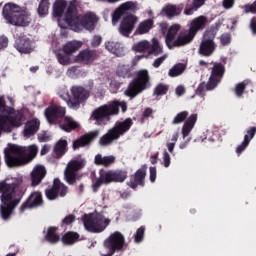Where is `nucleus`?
Listing matches in <instances>:
<instances>
[{
    "label": "nucleus",
    "instance_id": "obj_48",
    "mask_svg": "<svg viewBox=\"0 0 256 256\" xmlns=\"http://www.w3.org/2000/svg\"><path fill=\"white\" fill-rule=\"evenodd\" d=\"M70 55L57 53L58 63L60 65H71Z\"/></svg>",
    "mask_w": 256,
    "mask_h": 256
},
{
    "label": "nucleus",
    "instance_id": "obj_12",
    "mask_svg": "<svg viewBox=\"0 0 256 256\" xmlns=\"http://www.w3.org/2000/svg\"><path fill=\"white\" fill-rule=\"evenodd\" d=\"M127 179V173L123 171H107L100 174L99 179L92 185L93 191H97L103 183H123Z\"/></svg>",
    "mask_w": 256,
    "mask_h": 256
},
{
    "label": "nucleus",
    "instance_id": "obj_39",
    "mask_svg": "<svg viewBox=\"0 0 256 256\" xmlns=\"http://www.w3.org/2000/svg\"><path fill=\"white\" fill-rule=\"evenodd\" d=\"M205 4V0H193L192 5H187L184 10V15H193L199 7Z\"/></svg>",
    "mask_w": 256,
    "mask_h": 256
},
{
    "label": "nucleus",
    "instance_id": "obj_20",
    "mask_svg": "<svg viewBox=\"0 0 256 256\" xmlns=\"http://www.w3.org/2000/svg\"><path fill=\"white\" fill-rule=\"evenodd\" d=\"M128 11H137V4L134 2H125L120 5L115 12L112 14V23L115 25L123 15H125Z\"/></svg>",
    "mask_w": 256,
    "mask_h": 256
},
{
    "label": "nucleus",
    "instance_id": "obj_60",
    "mask_svg": "<svg viewBox=\"0 0 256 256\" xmlns=\"http://www.w3.org/2000/svg\"><path fill=\"white\" fill-rule=\"evenodd\" d=\"M155 179H157V169L155 167H150V181H151V183H155Z\"/></svg>",
    "mask_w": 256,
    "mask_h": 256
},
{
    "label": "nucleus",
    "instance_id": "obj_45",
    "mask_svg": "<svg viewBox=\"0 0 256 256\" xmlns=\"http://www.w3.org/2000/svg\"><path fill=\"white\" fill-rule=\"evenodd\" d=\"M118 77H123L124 79L127 77H131V68L129 65H121L117 69Z\"/></svg>",
    "mask_w": 256,
    "mask_h": 256
},
{
    "label": "nucleus",
    "instance_id": "obj_21",
    "mask_svg": "<svg viewBox=\"0 0 256 256\" xmlns=\"http://www.w3.org/2000/svg\"><path fill=\"white\" fill-rule=\"evenodd\" d=\"M40 205H43V197L41 193L34 192L28 200L20 206V213H25L27 209H34V207H39Z\"/></svg>",
    "mask_w": 256,
    "mask_h": 256
},
{
    "label": "nucleus",
    "instance_id": "obj_52",
    "mask_svg": "<svg viewBox=\"0 0 256 256\" xmlns=\"http://www.w3.org/2000/svg\"><path fill=\"white\" fill-rule=\"evenodd\" d=\"M38 141H40V143H47V141H51V134L47 132H40L38 134Z\"/></svg>",
    "mask_w": 256,
    "mask_h": 256
},
{
    "label": "nucleus",
    "instance_id": "obj_10",
    "mask_svg": "<svg viewBox=\"0 0 256 256\" xmlns=\"http://www.w3.org/2000/svg\"><path fill=\"white\" fill-rule=\"evenodd\" d=\"M111 220L103 214H88L84 216V227L91 233H101L107 229Z\"/></svg>",
    "mask_w": 256,
    "mask_h": 256
},
{
    "label": "nucleus",
    "instance_id": "obj_57",
    "mask_svg": "<svg viewBox=\"0 0 256 256\" xmlns=\"http://www.w3.org/2000/svg\"><path fill=\"white\" fill-rule=\"evenodd\" d=\"M220 42L222 45H229L231 43V35L230 34H223L220 37Z\"/></svg>",
    "mask_w": 256,
    "mask_h": 256
},
{
    "label": "nucleus",
    "instance_id": "obj_53",
    "mask_svg": "<svg viewBox=\"0 0 256 256\" xmlns=\"http://www.w3.org/2000/svg\"><path fill=\"white\" fill-rule=\"evenodd\" d=\"M256 128L252 127L247 131V134L244 136V141L248 140V144L251 143V139L255 137Z\"/></svg>",
    "mask_w": 256,
    "mask_h": 256
},
{
    "label": "nucleus",
    "instance_id": "obj_47",
    "mask_svg": "<svg viewBox=\"0 0 256 256\" xmlns=\"http://www.w3.org/2000/svg\"><path fill=\"white\" fill-rule=\"evenodd\" d=\"M249 83H251V81L246 80L236 85L235 94L237 95V97H241V95H243V92L245 91V86L249 85Z\"/></svg>",
    "mask_w": 256,
    "mask_h": 256
},
{
    "label": "nucleus",
    "instance_id": "obj_25",
    "mask_svg": "<svg viewBox=\"0 0 256 256\" xmlns=\"http://www.w3.org/2000/svg\"><path fill=\"white\" fill-rule=\"evenodd\" d=\"M99 136V130H95L89 132L88 134L80 137L76 141L73 142V149H79V147H85V145H89L93 139Z\"/></svg>",
    "mask_w": 256,
    "mask_h": 256
},
{
    "label": "nucleus",
    "instance_id": "obj_59",
    "mask_svg": "<svg viewBox=\"0 0 256 256\" xmlns=\"http://www.w3.org/2000/svg\"><path fill=\"white\" fill-rule=\"evenodd\" d=\"M222 5L224 9H231L235 5V0H223Z\"/></svg>",
    "mask_w": 256,
    "mask_h": 256
},
{
    "label": "nucleus",
    "instance_id": "obj_7",
    "mask_svg": "<svg viewBox=\"0 0 256 256\" xmlns=\"http://www.w3.org/2000/svg\"><path fill=\"white\" fill-rule=\"evenodd\" d=\"M133 125V121L131 118H127L122 122H116L115 126L108 131L107 134L100 138V145L102 147H107V145H111L113 141H117L121 135H125L131 126Z\"/></svg>",
    "mask_w": 256,
    "mask_h": 256
},
{
    "label": "nucleus",
    "instance_id": "obj_18",
    "mask_svg": "<svg viewBox=\"0 0 256 256\" xmlns=\"http://www.w3.org/2000/svg\"><path fill=\"white\" fill-rule=\"evenodd\" d=\"M65 115V108L55 103H50L49 107L45 110V117L48 123L53 124L59 117Z\"/></svg>",
    "mask_w": 256,
    "mask_h": 256
},
{
    "label": "nucleus",
    "instance_id": "obj_58",
    "mask_svg": "<svg viewBox=\"0 0 256 256\" xmlns=\"http://www.w3.org/2000/svg\"><path fill=\"white\" fill-rule=\"evenodd\" d=\"M163 163L164 167H169V165H171V156L167 151H164L163 153Z\"/></svg>",
    "mask_w": 256,
    "mask_h": 256
},
{
    "label": "nucleus",
    "instance_id": "obj_29",
    "mask_svg": "<svg viewBox=\"0 0 256 256\" xmlns=\"http://www.w3.org/2000/svg\"><path fill=\"white\" fill-rule=\"evenodd\" d=\"M160 15L162 17H167L168 19H173V17L181 15V8L173 4H167L162 8Z\"/></svg>",
    "mask_w": 256,
    "mask_h": 256
},
{
    "label": "nucleus",
    "instance_id": "obj_37",
    "mask_svg": "<svg viewBox=\"0 0 256 256\" xmlns=\"http://www.w3.org/2000/svg\"><path fill=\"white\" fill-rule=\"evenodd\" d=\"M151 49V43L149 40H141L133 44L132 51L135 53H145Z\"/></svg>",
    "mask_w": 256,
    "mask_h": 256
},
{
    "label": "nucleus",
    "instance_id": "obj_50",
    "mask_svg": "<svg viewBox=\"0 0 256 256\" xmlns=\"http://www.w3.org/2000/svg\"><path fill=\"white\" fill-rule=\"evenodd\" d=\"M178 139H179V133H175L172 135L171 142H168L166 144L169 153H173V150L175 149V144L177 143Z\"/></svg>",
    "mask_w": 256,
    "mask_h": 256
},
{
    "label": "nucleus",
    "instance_id": "obj_32",
    "mask_svg": "<svg viewBox=\"0 0 256 256\" xmlns=\"http://www.w3.org/2000/svg\"><path fill=\"white\" fill-rule=\"evenodd\" d=\"M106 49L109 51V53L116 55V57H123V55H125V48H123L119 42H107Z\"/></svg>",
    "mask_w": 256,
    "mask_h": 256
},
{
    "label": "nucleus",
    "instance_id": "obj_51",
    "mask_svg": "<svg viewBox=\"0 0 256 256\" xmlns=\"http://www.w3.org/2000/svg\"><path fill=\"white\" fill-rule=\"evenodd\" d=\"M143 237H145V227L141 226L134 235L135 243H141V241H143Z\"/></svg>",
    "mask_w": 256,
    "mask_h": 256
},
{
    "label": "nucleus",
    "instance_id": "obj_11",
    "mask_svg": "<svg viewBox=\"0 0 256 256\" xmlns=\"http://www.w3.org/2000/svg\"><path fill=\"white\" fill-rule=\"evenodd\" d=\"M125 245V236L121 232L116 231L112 233L105 241L104 247L100 251L101 256H111L115 251H120Z\"/></svg>",
    "mask_w": 256,
    "mask_h": 256
},
{
    "label": "nucleus",
    "instance_id": "obj_35",
    "mask_svg": "<svg viewBox=\"0 0 256 256\" xmlns=\"http://www.w3.org/2000/svg\"><path fill=\"white\" fill-rule=\"evenodd\" d=\"M146 175H147V171L145 170V168L139 169L135 173L134 182L130 181L128 183L129 187H131V189H135L137 185H143V179H145Z\"/></svg>",
    "mask_w": 256,
    "mask_h": 256
},
{
    "label": "nucleus",
    "instance_id": "obj_34",
    "mask_svg": "<svg viewBox=\"0 0 256 256\" xmlns=\"http://www.w3.org/2000/svg\"><path fill=\"white\" fill-rule=\"evenodd\" d=\"M195 123H197V114H192L182 126V135L184 138L191 133L193 127H195Z\"/></svg>",
    "mask_w": 256,
    "mask_h": 256
},
{
    "label": "nucleus",
    "instance_id": "obj_2",
    "mask_svg": "<svg viewBox=\"0 0 256 256\" xmlns=\"http://www.w3.org/2000/svg\"><path fill=\"white\" fill-rule=\"evenodd\" d=\"M98 21L99 17H97V14L87 12L86 14L80 15L77 12L75 4H72L68 8L66 18L59 21V27L61 29H71L75 33H81L84 29L93 31Z\"/></svg>",
    "mask_w": 256,
    "mask_h": 256
},
{
    "label": "nucleus",
    "instance_id": "obj_5",
    "mask_svg": "<svg viewBox=\"0 0 256 256\" xmlns=\"http://www.w3.org/2000/svg\"><path fill=\"white\" fill-rule=\"evenodd\" d=\"M2 13L5 21L10 25L27 27L31 23V14L13 3L6 4Z\"/></svg>",
    "mask_w": 256,
    "mask_h": 256
},
{
    "label": "nucleus",
    "instance_id": "obj_42",
    "mask_svg": "<svg viewBox=\"0 0 256 256\" xmlns=\"http://www.w3.org/2000/svg\"><path fill=\"white\" fill-rule=\"evenodd\" d=\"M77 239H79V234L76 232H68L63 235L62 243H64V245H73Z\"/></svg>",
    "mask_w": 256,
    "mask_h": 256
},
{
    "label": "nucleus",
    "instance_id": "obj_41",
    "mask_svg": "<svg viewBox=\"0 0 256 256\" xmlns=\"http://www.w3.org/2000/svg\"><path fill=\"white\" fill-rule=\"evenodd\" d=\"M65 151H67V140L61 139L56 143L54 152L57 157H61L62 155H65Z\"/></svg>",
    "mask_w": 256,
    "mask_h": 256
},
{
    "label": "nucleus",
    "instance_id": "obj_1",
    "mask_svg": "<svg viewBox=\"0 0 256 256\" xmlns=\"http://www.w3.org/2000/svg\"><path fill=\"white\" fill-rule=\"evenodd\" d=\"M23 176H8L5 180L0 181V215L3 221H9L13 215V211L21 203L23 192Z\"/></svg>",
    "mask_w": 256,
    "mask_h": 256
},
{
    "label": "nucleus",
    "instance_id": "obj_22",
    "mask_svg": "<svg viewBox=\"0 0 256 256\" xmlns=\"http://www.w3.org/2000/svg\"><path fill=\"white\" fill-rule=\"evenodd\" d=\"M209 25V18L207 16H198L193 18L189 23V30L193 32L195 35L199 33V31H203Z\"/></svg>",
    "mask_w": 256,
    "mask_h": 256
},
{
    "label": "nucleus",
    "instance_id": "obj_23",
    "mask_svg": "<svg viewBox=\"0 0 256 256\" xmlns=\"http://www.w3.org/2000/svg\"><path fill=\"white\" fill-rule=\"evenodd\" d=\"M195 39V34L191 32L189 29L182 31L173 44L174 47H185V45H189V43L193 42Z\"/></svg>",
    "mask_w": 256,
    "mask_h": 256
},
{
    "label": "nucleus",
    "instance_id": "obj_64",
    "mask_svg": "<svg viewBox=\"0 0 256 256\" xmlns=\"http://www.w3.org/2000/svg\"><path fill=\"white\" fill-rule=\"evenodd\" d=\"M251 31L254 35H256V17L251 19L250 22Z\"/></svg>",
    "mask_w": 256,
    "mask_h": 256
},
{
    "label": "nucleus",
    "instance_id": "obj_9",
    "mask_svg": "<svg viewBox=\"0 0 256 256\" xmlns=\"http://www.w3.org/2000/svg\"><path fill=\"white\" fill-rule=\"evenodd\" d=\"M149 85V72L147 70H140L137 72V77L128 85L125 95L127 97H137L139 93H143Z\"/></svg>",
    "mask_w": 256,
    "mask_h": 256
},
{
    "label": "nucleus",
    "instance_id": "obj_49",
    "mask_svg": "<svg viewBox=\"0 0 256 256\" xmlns=\"http://www.w3.org/2000/svg\"><path fill=\"white\" fill-rule=\"evenodd\" d=\"M187 117H189V112L187 111H183L180 112L173 120V124L174 125H179V123H183V121H185V119H187Z\"/></svg>",
    "mask_w": 256,
    "mask_h": 256
},
{
    "label": "nucleus",
    "instance_id": "obj_46",
    "mask_svg": "<svg viewBox=\"0 0 256 256\" xmlns=\"http://www.w3.org/2000/svg\"><path fill=\"white\" fill-rule=\"evenodd\" d=\"M49 13V0H41L38 7V14L43 16Z\"/></svg>",
    "mask_w": 256,
    "mask_h": 256
},
{
    "label": "nucleus",
    "instance_id": "obj_38",
    "mask_svg": "<svg viewBox=\"0 0 256 256\" xmlns=\"http://www.w3.org/2000/svg\"><path fill=\"white\" fill-rule=\"evenodd\" d=\"M95 163L96 165L109 167V165H113V163H115V156H102L101 154H97L95 156Z\"/></svg>",
    "mask_w": 256,
    "mask_h": 256
},
{
    "label": "nucleus",
    "instance_id": "obj_55",
    "mask_svg": "<svg viewBox=\"0 0 256 256\" xmlns=\"http://www.w3.org/2000/svg\"><path fill=\"white\" fill-rule=\"evenodd\" d=\"M249 146V142L248 140H244L242 142V144H240L237 148H236V153L237 155H241V153H243V151H245V149H247V147Z\"/></svg>",
    "mask_w": 256,
    "mask_h": 256
},
{
    "label": "nucleus",
    "instance_id": "obj_16",
    "mask_svg": "<svg viewBox=\"0 0 256 256\" xmlns=\"http://www.w3.org/2000/svg\"><path fill=\"white\" fill-rule=\"evenodd\" d=\"M213 39H215V35L213 34L209 35V33H206L204 35V38L199 47L200 55H203L204 57H211V55H213L217 47Z\"/></svg>",
    "mask_w": 256,
    "mask_h": 256
},
{
    "label": "nucleus",
    "instance_id": "obj_43",
    "mask_svg": "<svg viewBox=\"0 0 256 256\" xmlns=\"http://www.w3.org/2000/svg\"><path fill=\"white\" fill-rule=\"evenodd\" d=\"M185 64H176L172 69L169 70V77H179L185 71Z\"/></svg>",
    "mask_w": 256,
    "mask_h": 256
},
{
    "label": "nucleus",
    "instance_id": "obj_33",
    "mask_svg": "<svg viewBox=\"0 0 256 256\" xmlns=\"http://www.w3.org/2000/svg\"><path fill=\"white\" fill-rule=\"evenodd\" d=\"M153 29V19H147L140 22L136 28V35H145Z\"/></svg>",
    "mask_w": 256,
    "mask_h": 256
},
{
    "label": "nucleus",
    "instance_id": "obj_13",
    "mask_svg": "<svg viewBox=\"0 0 256 256\" xmlns=\"http://www.w3.org/2000/svg\"><path fill=\"white\" fill-rule=\"evenodd\" d=\"M85 167V159H73L70 160L64 170V180L68 185H75L79 177L77 171Z\"/></svg>",
    "mask_w": 256,
    "mask_h": 256
},
{
    "label": "nucleus",
    "instance_id": "obj_40",
    "mask_svg": "<svg viewBox=\"0 0 256 256\" xmlns=\"http://www.w3.org/2000/svg\"><path fill=\"white\" fill-rule=\"evenodd\" d=\"M45 239L48 243H58L60 237L59 234H57V227H49Z\"/></svg>",
    "mask_w": 256,
    "mask_h": 256
},
{
    "label": "nucleus",
    "instance_id": "obj_24",
    "mask_svg": "<svg viewBox=\"0 0 256 256\" xmlns=\"http://www.w3.org/2000/svg\"><path fill=\"white\" fill-rule=\"evenodd\" d=\"M40 125H41V122H39L38 119H33L28 121L24 125V130L22 132L23 137H25L26 139H29V137H33V135H35V133L39 131Z\"/></svg>",
    "mask_w": 256,
    "mask_h": 256
},
{
    "label": "nucleus",
    "instance_id": "obj_54",
    "mask_svg": "<svg viewBox=\"0 0 256 256\" xmlns=\"http://www.w3.org/2000/svg\"><path fill=\"white\" fill-rule=\"evenodd\" d=\"M155 95H165L167 93V86L160 84L156 87L154 91Z\"/></svg>",
    "mask_w": 256,
    "mask_h": 256
},
{
    "label": "nucleus",
    "instance_id": "obj_63",
    "mask_svg": "<svg viewBox=\"0 0 256 256\" xmlns=\"http://www.w3.org/2000/svg\"><path fill=\"white\" fill-rule=\"evenodd\" d=\"M101 41H102L101 36H94L92 40L93 47H99V45H101Z\"/></svg>",
    "mask_w": 256,
    "mask_h": 256
},
{
    "label": "nucleus",
    "instance_id": "obj_19",
    "mask_svg": "<svg viewBox=\"0 0 256 256\" xmlns=\"http://www.w3.org/2000/svg\"><path fill=\"white\" fill-rule=\"evenodd\" d=\"M137 21H139V19L137 18V16H133V15H130L124 18L119 26L120 35H123L124 37H129Z\"/></svg>",
    "mask_w": 256,
    "mask_h": 256
},
{
    "label": "nucleus",
    "instance_id": "obj_4",
    "mask_svg": "<svg viewBox=\"0 0 256 256\" xmlns=\"http://www.w3.org/2000/svg\"><path fill=\"white\" fill-rule=\"evenodd\" d=\"M0 133H11L25 122V116L20 111H15L12 107L5 105V98L0 97Z\"/></svg>",
    "mask_w": 256,
    "mask_h": 256
},
{
    "label": "nucleus",
    "instance_id": "obj_31",
    "mask_svg": "<svg viewBox=\"0 0 256 256\" xmlns=\"http://www.w3.org/2000/svg\"><path fill=\"white\" fill-rule=\"evenodd\" d=\"M83 47V42L78 40H72L64 44L63 52L65 55H73V53H77Z\"/></svg>",
    "mask_w": 256,
    "mask_h": 256
},
{
    "label": "nucleus",
    "instance_id": "obj_30",
    "mask_svg": "<svg viewBox=\"0 0 256 256\" xmlns=\"http://www.w3.org/2000/svg\"><path fill=\"white\" fill-rule=\"evenodd\" d=\"M95 53L91 50H82L76 56L75 61L76 63H84L85 65L89 63H93L95 61Z\"/></svg>",
    "mask_w": 256,
    "mask_h": 256
},
{
    "label": "nucleus",
    "instance_id": "obj_17",
    "mask_svg": "<svg viewBox=\"0 0 256 256\" xmlns=\"http://www.w3.org/2000/svg\"><path fill=\"white\" fill-rule=\"evenodd\" d=\"M69 189L65 184L62 183L59 178L54 179V185L51 189L46 190V197L50 201H54V199H57V196L60 195V197H65L68 193Z\"/></svg>",
    "mask_w": 256,
    "mask_h": 256
},
{
    "label": "nucleus",
    "instance_id": "obj_6",
    "mask_svg": "<svg viewBox=\"0 0 256 256\" xmlns=\"http://www.w3.org/2000/svg\"><path fill=\"white\" fill-rule=\"evenodd\" d=\"M119 107H121L123 113L127 111V103L125 101L120 102L116 100L96 109L93 112L92 117L98 125H106V123L111 121V118L109 117L110 115L119 114Z\"/></svg>",
    "mask_w": 256,
    "mask_h": 256
},
{
    "label": "nucleus",
    "instance_id": "obj_61",
    "mask_svg": "<svg viewBox=\"0 0 256 256\" xmlns=\"http://www.w3.org/2000/svg\"><path fill=\"white\" fill-rule=\"evenodd\" d=\"M9 45V39L5 36L0 37V49H5Z\"/></svg>",
    "mask_w": 256,
    "mask_h": 256
},
{
    "label": "nucleus",
    "instance_id": "obj_14",
    "mask_svg": "<svg viewBox=\"0 0 256 256\" xmlns=\"http://www.w3.org/2000/svg\"><path fill=\"white\" fill-rule=\"evenodd\" d=\"M72 5L77 8V1L72 0L68 5L65 0H56L54 2L52 15L53 17H58V25L61 20L66 19L69 7Z\"/></svg>",
    "mask_w": 256,
    "mask_h": 256
},
{
    "label": "nucleus",
    "instance_id": "obj_27",
    "mask_svg": "<svg viewBox=\"0 0 256 256\" xmlns=\"http://www.w3.org/2000/svg\"><path fill=\"white\" fill-rule=\"evenodd\" d=\"M181 31V25L180 24H173L168 28V32L166 35V45L168 49H173V45L176 41L175 37H177V34Z\"/></svg>",
    "mask_w": 256,
    "mask_h": 256
},
{
    "label": "nucleus",
    "instance_id": "obj_26",
    "mask_svg": "<svg viewBox=\"0 0 256 256\" xmlns=\"http://www.w3.org/2000/svg\"><path fill=\"white\" fill-rule=\"evenodd\" d=\"M15 47L19 53H31L33 45L27 36H21L16 39Z\"/></svg>",
    "mask_w": 256,
    "mask_h": 256
},
{
    "label": "nucleus",
    "instance_id": "obj_62",
    "mask_svg": "<svg viewBox=\"0 0 256 256\" xmlns=\"http://www.w3.org/2000/svg\"><path fill=\"white\" fill-rule=\"evenodd\" d=\"M73 221H75V216H73V215L66 216V217L63 219V223H64L65 225H71V223H73Z\"/></svg>",
    "mask_w": 256,
    "mask_h": 256
},
{
    "label": "nucleus",
    "instance_id": "obj_44",
    "mask_svg": "<svg viewBox=\"0 0 256 256\" xmlns=\"http://www.w3.org/2000/svg\"><path fill=\"white\" fill-rule=\"evenodd\" d=\"M150 53H152L153 55H161V53H163V46H161V43H159V40H157L156 38L152 39Z\"/></svg>",
    "mask_w": 256,
    "mask_h": 256
},
{
    "label": "nucleus",
    "instance_id": "obj_36",
    "mask_svg": "<svg viewBox=\"0 0 256 256\" xmlns=\"http://www.w3.org/2000/svg\"><path fill=\"white\" fill-rule=\"evenodd\" d=\"M78 127L79 122L75 121L70 116H66L64 118V124L60 125V129H62V131H66L67 133H70V131H73V129H78Z\"/></svg>",
    "mask_w": 256,
    "mask_h": 256
},
{
    "label": "nucleus",
    "instance_id": "obj_56",
    "mask_svg": "<svg viewBox=\"0 0 256 256\" xmlns=\"http://www.w3.org/2000/svg\"><path fill=\"white\" fill-rule=\"evenodd\" d=\"M165 59H167V54L157 58L154 63H153V67H155L156 69H158V67H161V65L163 64V62L165 61Z\"/></svg>",
    "mask_w": 256,
    "mask_h": 256
},
{
    "label": "nucleus",
    "instance_id": "obj_28",
    "mask_svg": "<svg viewBox=\"0 0 256 256\" xmlns=\"http://www.w3.org/2000/svg\"><path fill=\"white\" fill-rule=\"evenodd\" d=\"M45 175H47V170L45 169V166L43 165H37L34 167L31 177H32V185L36 186L43 181L45 178Z\"/></svg>",
    "mask_w": 256,
    "mask_h": 256
},
{
    "label": "nucleus",
    "instance_id": "obj_3",
    "mask_svg": "<svg viewBox=\"0 0 256 256\" xmlns=\"http://www.w3.org/2000/svg\"><path fill=\"white\" fill-rule=\"evenodd\" d=\"M39 149L37 145H30L28 148L17 146L15 144H9L5 150V163L7 167H21L27 163L25 155L33 158L37 155Z\"/></svg>",
    "mask_w": 256,
    "mask_h": 256
},
{
    "label": "nucleus",
    "instance_id": "obj_15",
    "mask_svg": "<svg viewBox=\"0 0 256 256\" xmlns=\"http://www.w3.org/2000/svg\"><path fill=\"white\" fill-rule=\"evenodd\" d=\"M225 73V66L221 63H214L212 67V72L209 78V81L206 85L207 91H213L219 85L221 81V77H223Z\"/></svg>",
    "mask_w": 256,
    "mask_h": 256
},
{
    "label": "nucleus",
    "instance_id": "obj_8",
    "mask_svg": "<svg viewBox=\"0 0 256 256\" xmlns=\"http://www.w3.org/2000/svg\"><path fill=\"white\" fill-rule=\"evenodd\" d=\"M72 98L66 91L60 92L59 96L61 99L66 101L70 109H77L83 101L89 98V92L81 86H73L71 88Z\"/></svg>",
    "mask_w": 256,
    "mask_h": 256
}]
</instances>
